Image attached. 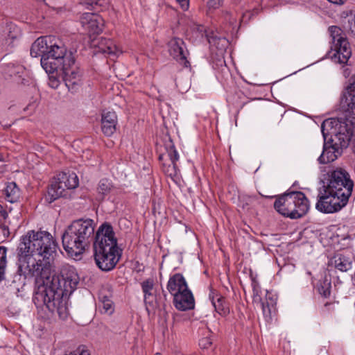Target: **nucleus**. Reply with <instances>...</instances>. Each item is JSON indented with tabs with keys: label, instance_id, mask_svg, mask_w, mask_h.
<instances>
[{
	"label": "nucleus",
	"instance_id": "obj_1",
	"mask_svg": "<svg viewBox=\"0 0 355 355\" xmlns=\"http://www.w3.org/2000/svg\"><path fill=\"white\" fill-rule=\"evenodd\" d=\"M57 245L47 232L29 231L21 236L18 247V274L16 277H35L42 283L35 291L33 301L38 308L46 306L62 320L69 315L68 297L76 289L79 277L73 267L63 268L53 274L52 261Z\"/></svg>",
	"mask_w": 355,
	"mask_h": 355
},
{
	"label": "nucleus",
	"instance_id": "obj_2",
	"mask_svg": "<svg viewBox=\"0 0 355 355\" xmlns=\"http://www.w3.org/2000/svg\"><path fill=\"white\" fill-rule=\"evenodd\" d=\"M31 55L41 57L40 64L46 72L52 73L62 64L65 85L72 92L81 83L80 69L76 64L71 53L67 54V50L62 42L53 36L37 38L31 48Z\"/></svg>",
	"mask_w": 355,
	"mask_h": 355
},
{
	"label": "nucleus",
	"instance_id": "obj_3",
	"mask_svg": "<svg viewBox=\"0 0 355 355\" xmlns=\"http://www.w3.org/2000/svg\"><path fill=\"white\" fill-rule=\"evenodd\" d=\"M354 187V181L345 169L337 168L322 174L318 189L316 209L324 214L340 211L347 205Z\"/></svg>",
	"mask_w": 355,
	"mask_h": 355
},
{
	"label": "nucleus",
	"instance_id": "obj_4",
	"mask_svg": "<svg viewBox=\"0 0 355 355\" xmlns=\"http://www.w3.org/2000/svg\"><path fill=\"white\" fill-rule=\"evenodd\" d=\"M342 114L338 118L326 119L322 123V132L327 128L335 134L343 145L355 137V75L350 79V83L340 101ZM324 134V132H323Z\"/></svg>",
	"mask_w": 355,
	"mask_h": 355
},
{
	"label": "nucleus",
	"instance_id": "obj_5",
	"mask_svg": "<svg viewBox=\"0 0 355 355\" xmlns=\"http://www.w3.org/2000/svg\"><path fill=\"white\" fill-rule=\"evenodd\" d=\"M93 247L94 260L98 268L105 272L113 270L121 257V250L110 224L105 223L100 225Z\"/></svg>",
	"mask_w": 355,
	"mask_h": 355
},
{
	"label": "nucleus",
	"instance_id": "obj_6",
	"mask_svg": "<svg viewBox=\"0 0 355 355\" xmlns=\"http://www.w3.org/2000/svg\"><path fill=\"white\" fill-rule=\"evenodd\" d=\"M96 223L91 218L73 220L62 234L64 250L71 256L83 254L96 239Z\"/></svg>",
	"mask_w": 355,
	"mask_h": 355
},
{
	"label": "nucleus",
	"instance_id": "obj_7",
	"mask_svg": "<svg viewBox=\"0 0 355 355\" xmlns=\"http://www.w3.org/2000/svg\"><path fill=\"white\" fill-rule=\"evenodd\" d=\"M309 201L301 191H291L278 196L274 203L275 210L281 215L297 219L304 216L309 209Z\"/></svg>",
	"mask_w": 355,
	"mask_h": 355
},
{
	"label": "nucleus",
	"instance_id": "obj_8",
	"mask_svg": "<svg viewBox=\"0 0 355 355\" xmlns=\"http://www.w3.org/2000/svg\"><path fill=\"white\" fill-rule=\"evenodd\" d=\"M166 288L173 297V304L177 309L184 311L194 308L193 295L182 274L175 273L171 275Z\"/></svg>",
	"mask_w": 355,
	"mask_h": 355
},
{
	"label": "nucleus",
	"instance_id": "obj_9",
	"mask_svg": "<svg viewBox=\"0 0 355 355\" xmlns=\"http://www.w3.org/2000/svg\"><path fill=\"white\" fill-rule=\"evenodd\" d=\"M328 31L332 42L331 51L330 52L331 59L340 64L346 63L351 57L352 51L345 34L337 26L329 27Z\"/></svg>",
	"mask_w": 355,
	"mask_h": 355
},
{
	"label": "nucleus",
	"instance_id": "obj_10",
	"mask_svg": "<svg viewBox=\"0 0 355 355\" xmlns=\"http://www.w3.org/2000/svg\"><path fill=\"white\" fill-rule=\"evenodd\" d=\"M78 184V178L75 173H60L52 181L45 200L49 203H51L62 196L66 189H76Z\"/></svg>",
	"mask_w": 355,
	"mask_h": 355
},
{
	"label": "nucleus",
	"instance_id": "obj_11",
	"mask_svg": "<svg viewBox=\"0 0 355 355\" xmlns=\"http://www.w3.org/2000/svg\"><path fill=\"white\" fill-rule=\"evenodd\" d=\"M321 131L322 129L321 128ZM324 134L322 133L324 139H326L327 135H334L336 138L339 141V145L338 144H330V143H324L323 146V150L320 156L318 157V161L320 164H327L329 162H334L336 160L339 155H341L342 148L347 147L349 143V141H352L355 144V137L350 139L346 146L342 144L341 141L338 139V137L334 133H331V130L329 129L324 130Z\"/></svg>",
	"mask_w": 355,
	"mask_h": 355
},
{
	"label": "nucleus",
	"instance_id": "obj_12",
	"mask_svg": "<svg viewBox=\"0 0 355 355\" xmlns=\"http://www.w3.org/2000/svg\"><path fill=\"white\" fill-rule=\"evenodd\" d=\"M168 52L180 64L185 67L189 65L187 60L188 51L182 39L173 37L168 42Z\"/></svg>",
	"mask_w": 355,
	"mask_h": 355
},
{
	"label": "nucleus",
	"instance_id": "obj_13",
	"mask_svg": "<svg viewBox=\"0 0 355 355\" xmlns=\"http://www.w3.org/2000/svg\"><path fill=\"white\" fill-rule=\"evenodd\" d=\"M80 21L83 28L89 34H99L103 31V18L92 12H85L80 18Z\"/></svg>",
	"mask_w": 355,
	"mask_h": 355
},
{
	"label": "nucleus",
	"instance_id": "obj_14",
	"mask_svg": "<svg viewBox=\"0 0 355 355\" xmlns=\"http://www.w3.org/2000/svg\"><path fill=\"white\" fill-rule=\"evenodd\" d=\"M277 300L276 295L267 291L265 298L262 299L261 297V300L257 301L261 306L263 317L267 322H270L275 314Z\"/></svg>",
	"mask_w": 355,
	"mask_h": 355
},
{
	"label": "nucleus",
	"instance_id": "obj_15",
	"mask_svg": "<svg viewBox=\"0 0 355 355\" xmlns=\"http://www.w3.org/2000/svg\"><path fill=\"white\" fill-rule=\"evenodd\" d=\"M155 282L153 278H148L141 283L144 300L146 306V310L149 312L156 307V300L154 295Z\"/></svg>",
	"mask_w": 355,
	"mask_h": 355
},
{
	"label": "nucleus",
	"instance_id": "obj_16",
	"mask_svg": "<svg viewBox=\"0 0 355 355\" xmlns=\"http://www.w3.org/2000/svg\"><path fill=\"white\" fill-rule=\"evenodd\" d=\"M117 115L113 111H104L101 116V130L103 134L110 137L116 131Z\"/></svg>",
	"mask_w": 355,
	"mask_h": 355
},
{
	"label": "nucleus",
	"instance_id": "obj_17",
	"mask_svg": "<svg viewBox=\"0 0 355 355\" xmlns=\"http://www.w3.org/2000/svg\"><path fill=\"white\" fill-rule=\"evenodd\" d=\"M209 299L214 307L215 311L219 315L226 316L230 313V309L225 298L220 294L211 290L209 294Z\"/></svg>",
	"mask_w": 355,
	"mask_h": 355
},
{
	"label": "nucleus",
	"instance_id": "obj_18",
	"mask_svg": "<svg viewBox=\"0 0 355 355\" xmlns=\"http://www.w3.org/2000/svg\"><path fill=\"white\" fill-rule=\"evenodd\" d=\"M94 45L97 46L98 51L110 56H116L119 53L118 47L109 39L101 38Z\"/></svg>",
	"mask_w": 355,
	"mask_h": 355
},
{
	"label": "nucleus",
	"instance_id": "obj_19",
	"mask_svg": "<svg viewBox=\"0 0 355 355\" xmlns=\"http://www.w3.org/2000/svg\"><path fill=\"white\" fill-rule=\"evenodd\" d=\"M330 264L341 272H347L352 269L353 263L350 257L337 254L331 259Z\"/></svg>",
	"mask_w": 355,
	"mask_h": 355
},
{
	"label": "nucleus",
	"instance_id": "obj_20",
	"mask_svg": "<svg viewBox=\"0 0 355 355\" xmlns=\"http://www.w3.org/2000/svg\"><path fill=\"white\" fill-rule=\"evenodd\" d=\"M331 289V279L330 275L327 274L321 278L316 285V291L324 298L330 296Z\"/></svg>",
	"mask_w": 355,
	"mask_h": 355
},
{
	"label": "nucleus",
	"instance_id": "obj_21",
	"mask_svg": "<svg viewBox=\"0 0 355 355\" xmlns=\"http://www.w3.org/2000/svg\"><path fill=\"white\" fill-rule=\"evenodd\" d=\"M6 200L8 202L13 203L16 202L19 197V189L15 182H9L4 190Z\"/></svg>",
	"mask_w": 355,
	"mask_h": 355
},
{
	"label": "nucleus",
	"instance_id": "obj_22",
	"mask_svg": "<svg viewBox=\"0 0 355 355\" xmlns=\"http://www.w3.org/2000/svg\"><path fill=\"white\" fill-rule=\"evenodd\" d=\"M99 309L102 313L110 315L114 311V303L107 296H100Z\"/></svg>",
	"mask_w": 355,
	"mask_h": 355
},
{
	"label": "nucleus",
	"instance_id": "obj_23",
	"mask_svg": "<svg viewBox=\"0 0 355 355\" xmlns=\"http://www.w3.org/2000/svg\"><path fill=\"white\" fill-rule=\"evenodd\" d=\"M179 157V154L175 146L173 145H171L166 148V154H162L159 156V159L160 162H168L173 163L178 162Z\"/></svg>",
	"mask_w": 355,
	"mask_h": 355
},
{
	"label": "nucleus",
	"instance_id": "obj_24",
	"mask_svg": "<svg viewBox=\"0 0 355 355\" xmlns=\"http://www.w3.org/2000/svg\"><path fill=\"white\" fill-rule=\"evenodd\" d=\"M162 168L163 172L173 180L178 176L179 169L177 162H162Z\"/></svg>",
	"mask_w": 355,
	"mask_h": 355
},
{
	"label": "nucleus",
	"instance_id": "obj_25",
	"mask_svg": "<svg viewBox=\"0 0 355 355\" xmlns=\"http://www.w3.org/2000/svg\"><path fill=\"white\" fill-rule=\"evenodd\" d=\"M20 36L18 27L14 24H9L5 30V37L6 43L10 44L13 41Z\"/></svg>",
	"mask_w": 355,
	"mask_h": 355
},
{
	"label": "nucleus",
	"instance_id": "obj_26",
	"mask_svg": "<svg viewBox=\"0 0 355 355\" xmlns=\"http://www.w3.org/2000/svg\"><path fill=\"white\" fill-rule=\"evenodd\" d=\"M113 188L112 182L106 178L101 179L98 183L97 191L102 198L108 195Z\"/></svg>",
	"mask_w": 355,
	"mask_h": 355
},
{
	"label": "nucleus",
	"instance_id": "obj_27",
	"mask_svg": "<svg viewBox=\"0 0 355 355\" xmlns=\"http://www.w3.org/2000/svg\"><path fill=\"white\" fill-rule=\"evenodd\" d=\"M213 68L218 73L223 75H227L229 73L228 67L225 63L223 56L220 55L215 60H213Z\"/></svg>",
	"mask_w": 355,
	"mask_h": 355
},
{
	"label": "nucleus",
	"instance_id": "obj_28",
	"mask_svg": "<svg viewBox=\"0 0 355 355\" xmlns=\"http://www.w3.org/2000/svg\"><path fill=\"white\" fill-rule=\"evenodd\" d=\"M251 286L253 291V301L257 302L258 300H261V287L257 279V275H253L250 272Z\"/></svg>",
	"mask_w": 355,
	"mask_h": 355
},
{
	"label": "nucleus",
	"instance_id": "obj_29",
	"mask_svg": "<svg viewBox=\"0 0 355 355\" xmlns=\"http://www.w3.org/2000/svg\"><path fill=\"white\" fill-rule=\"evenodd\" d=\"M62 64H61L59 66V67L52 73L46 72L49 74V85L53 89L58 88L60 85V80L57 78V74L58 73L59 70L60 71H62V76L64 77V73L62 69ZM63 80H64V78H63ZM64 81L65 82V80H64Z\"/></svg>",
	"mask_w": 355,
	"mask_h": 355
},
{
	"label": "nucleus",
	"instance_id": "obj_30",
	"mask_svg": "<svg viewBox=\"0 0 355 355\" xmlns=\"http://www.w3.org/2000/svg\"><path fill=\"white\" fill-rule=\"evenodd\" d=\"M6 248L0 246V282L4 279L5 270L7 263Z\"/></svg>",
	"mask_w": 355,
	"mask_h": 355
},
{
	"label": "nucleus",
	"instance_id": "obj_31",
	"mask_svg": "<svg viewBox=\"0 0 355 355\" xmlns=\"http://www.w3.org/2000/svg\"><path fill=\"white\" fill-rule=\"evenodd\" d=\"M255 196L242 195L239 196V204L243 209L248 208L255 200Z\"/></svg>",
	"mask_w": 355,
	"mask_h": 355
},
{
	"label": "nucleus",
	"instance_id": "obj_32",
	"mask_svg": "<svg viewBox=\"0 0 355 355\" xmlns=\"http://www.w3.org/2000/svg\"><path fill=\"white\" fill-rule=\"evenodd\" d=\"M222 17L226 23H228L230 26H235L236 24L237 17L231 12L224 11L222 13Z\"/></svg>",
	"mask_w": 355,
	"mask_h": 355
},
{
	"label": "nucleus",
	"instance_id": "obj_33",
	"mask_svg": "<svg viewBox=\"0 0 355 355\" xmlns=\"http://www.w3.org/2000/svg\"><path fill=\"white\" fill-rule=\"evenodd\" d=\"M80 3L83 5H85L87 8H89V7H93L94 5L96 6H103V3H106L107 0H80Z\"/></svg>",
	"mask_w": 355,
	"mask_h": 355
},
{
	"label": "nucleus",
	"instance_id": "obj_34",
	"mask_svg": "<svg viewBox=\"0 0 355 355\" xmlns=\"http://www.w3.org/2000/svg\"><path fill=\"white\" fill-rule=\"evenodd\" d=\"M223 0H209L207 1V8L209 10L218 8L222 3Z\"/></svg>",
	"mask_w": 355,
	"mask_h": 355
},
{
	"label": "nucleus",
	"instance_id": "obj_35",
	"mask_svg": "<svg viewBox=\"0 0 355 355\" xmlns=\"http://www.w3.org/2000/svg\"><path fill=\"white\" fill-rule=\"evenodd\" d=\"M212 344V340L209 337H205L200 340L199 345L202 348L206 349L209 347Z\"/></svg>",
	"mask_w": 355,
	"mask_h": 355
},
{
	"label": "nucleus",
	"instance_id": "obj_36",
	"mask_svg": "<svg viewBox=\"0 0 355 355\" xmlns=\"http://www.w3.org/2000/svg\"><path fill=\"white\" fill-rule=\"evenodd\" d=\"M183 10H187L189 7V0H176Z\"/></svg>",
	"mask_w": 355,
	"mask_h": 355
},
{
	"label": "nucleus",
	"instance_id": "obj_37",
	"mask_svg": "<svg viewBox=\"0 0 355 355\" xmlns=\"http://www.w3.org/2000/svg\"><path fill=\"white\" fill-rule=\"evenodd\" d=\"M53 9H61V6H58L61 4V0H46Z\"/></svg>",
	"mask_w": 355,
	"mask_h": 355
},
{
	"label": "nucleus",
	"instance_id": "obj_38",
	"mask_svg": "<svg viewBox=\"0 0 355 355\" xmlns=\"http://www.w3.org/2000/svg\"><path fill=\"white\" fill-rule=\"evenodd\" d=\"M7 217H8L7 211L4 209L3 206L0 205V220H1V219L6 220L7 218Z\"/></svg>",
	"mask_w": 355,
	"mask_h": 355
},
{
	"label": "nucleus",
	"instance_id": "obj_39",
	"mask_svg": "<svg viewBox=\"0 0 355 355\" xmlns=\"http://www.w3.org/2000/svg\"><path fill=\"white\" fill-rule=\"evenodd\" d=\"M0 228L2 231L3 236H8L9 235L10 232H9L8 227L6 224L2 223L1 225Z\"/></svg>",
	"mask_w": 355,
	"mask_h": 355
},
{
	"label": "nucleus",
	"instance_id": "obj_40",
	"mask_svg": "<svg viewBox=\"0 0 355 355\" xmlns=\"http://www.w3.org/2000/svg\"><path fill=\"white\" fill-rule=\"evenodd\" d=\"M328 1L337 4V5H342L347 0H327Z\"/></svg>",
	"mask_w": 355,
	"mask_h": 355
},
{
	"label": "nucleus",
	"instance_id": "obj_41",
	"mask_svg": "<svg viewBox=\"0 0 355 355\" xmlns=\"http://www.w3.org/2000/svg\"><path fill=\"white\" fill-rule=\"evenodd\" d=\"M194 28H196L197 33H203L204 32V28L201 26H196Z\"/></svg>",
	"mask_w": 355,
	"mask_h": 355
},
{
	"label": "nucleus",
	"instance_id": "obj_42",
	"mask_svg": "<svg viewBox=\"0 0 355 355\" xmlns=\"http://www.w3.org/2000/svg\"><path fill=\"white\" fill-rule=\"evenodd\" d=\"M3 161V157L1 155H0V162H2ZM3 171V169L1 168V166L0 167V173H2Z\"/></svg>",
	"mask_w": 355,
	"mask_h": 355
},
{
	"label": "nucleus",
	"instance_id": "obj_43",
	"mask_svg": "<svg viewBox=\"0 0 355 355\" xmlns=\"http://www.w3.org/2000/svg\"><path fill=\"white\" fill-rule=\"evenodd\" d=\"M236 94L238 95L239 97L243 95L241 91H239L238 92H236Z\"/></svg>",
	"mask_w": 355,
	"mask_h": 355
},
{
	"label": "nucleus",
	"instance_id": "obj_44",
	"mask_svg": "<svg viewBox=\"0 0 355 355\" xmlns=\"http://www.w3.org/2000/svg\"><path fill=\"white\" fill-rule=\"evenodd\" d=\"M331 305H332V304H331V303H329V302H326V303L324 304V306H325V307L329 306H331Z\"/></svg>",
	"mask_w": 355,
	"mask_h": 355
},
{
	"label": "nucleus",
	"instance_id": "obj_45",
	"mask_svg": "<svg viewBox=\"0 0 355 355\" xmlns=\"http://www.w3.org/2000/svg\"><path fill=\"white\" fill-rule=\"evenodd\" d=\"M265 197H266V198H274L275 196H265Z\"/></svg>",
	"mask_w": 355,
	"mask_h": 355
},
{
	"label": "nucleus",
	"instance_id": "obj_46",
	"mask_svg": "<svg viewBox=\"0 0 355 355\" xmlns=\"http://www.w3.org/2000/svg\"><path fill=\"white\" fill-rule=\"evenodd\" d=\"M155 355H162V354L159 353H156Z\"/></svg>",
	"mask_w": 355,
	"mask_h": 355
}]
</instances>
